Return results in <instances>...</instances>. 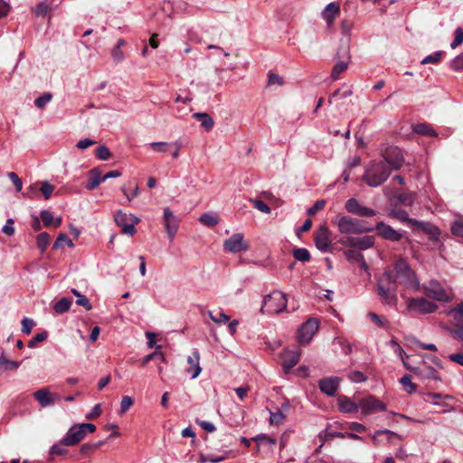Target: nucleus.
I'll return each instance as SVG.
<instances>
[{"label": "nucleus", "mask_w": 463, "mask_h": 463, "mask_svg": "<svg viewBox=\"0 0 463 463\" xmlns=\"http://www.w3.org/2000/svg\"><path fill=\"white\" fill-rule=\"evenodd\" d=\"M337 227L341 233L345 234H360L374 230L373 227L367 226L365 221L350 216L340 217L337 221Z\"/></svg>", "instance_id": "4"}, {"label": "nucleus", "mask_w": 463, "mask_h": 463, "mask_svg": "<svg viewBox=\"0 0 463 463\" xmlns=\"http://www.w3.org/2000/svg\"><path fill=\"white\" fill-rule=\"evenodd\" d=\"M338 56L341 58L332 69L331 78L334 80L339 79V75L344 72L347 69V65L349 62V53L347 46H341L340 52H338Z\"/></svg>", "instance_id": "15"}, {"label": "nucleus", "mask_w": 463, "mask_h": 463, "mask_svg": "<svg viewBox=\"0 0 463 463\" xmlns=\"http://www.w3.org/2000/svg\"><path fill=\"white\" fill-rule=\"evenodd\" d=\"M96 156L100 160H108L111 156V153L105 145L99 146L96 150Z\"/></svg>", "instance_id": "47"}, {"label": "nucleus", "mask_w": 463, "mask_h": 463, "mask_svg": "<svg viewBox=\"0 0 463 463\" xmlns=\"http://www.w3.org/2000/svg\"><path fill=\"white\" fill-rule=\"evenodd\" d=\"M391 174V168L384 161L371 160L364 165L362 180L370 187H378L388 180Z\"/></svg>", "instance_id": "2"}, {"label": "nucleus", "mask_w": 463, "mask_h": 463, "mask_svg": "<svg viewBox=\"0 0 463 463\" xmlns=\"http://www.w3.org/2000/svg\"><path fill=\"white\" fill-rule=\"evenodd\" d=\"M400 383L407 393L411 394L416 391V384L411 382V378L409 374L403 375L401 378Z\"/></svg>", "instance_id": "35"}, {"label": "nucleus", "mask_w": 463, "mask_h": 463, "mask_svg": "<svg viewBox=\"0 0 463 463\" xmlns=\"http://www.w3.org/2000/svg\"><path fill=\"white\" fill-rule=\"evenodd\" d=\"M85 437L84 430L80 424L73 425L62 439V444L66 446H74L80 442Z\"/></svg>", "instance_id": "17"}, {"label": "nucleus", "mask_w": 463, "mask_h": 463, "mask_svg": "<svg viewBox=\"0 0 463 463\" xmlns=\"http://www.w3.org/2000/svg\"><path fill=\"white\" fill-rule=\"evenodd\" d=\"M52 95L50 92H44L42 96L34 100V105L38 109H44L45 106L52 100Z\"/></svg>", "instance_id": "41"}, {"label": "nucleus", "mask_w": 463, "mask_h": 463, "mask_svg": "<svg viewBox=\"0 0 463 463\" xmlns=\"http://www.w3.org/2000/svg\"><path fill=\"white\" fill-rule=\"evenodd\" d=\"M463 43V29L461 27H458L455 31V38L451 43L450 47L452 49L457 48Z\"/></svg>", "instance_id": "59"}, {"label": "nucleus", "mask_w": 463, "mask_h": 463, "mask_svg": "<svg viewBox=\"0 0 463 463\" xmlns=\"http://www.w3.org/2000/svg\"><path fill=\"white\" fill-rule=\"evenodd\" d=\"M71 293L77 297L76 303L79 306L85 307L86 310H90L92 308V305L86 298V296L80 294L77 289L72 288Z\"/></svg>", "instance_id": "34"}, {"label": "nucleus", "mask_w": 463, "mask_h": 463, "mask_svg": "<svg viewBox=\"0 0 463 463\" xmlns=\"http://www.w3.org/2000/svg\"><path fill=\"white\" fill-rule=\"evenodd\" d=\"M224 250L232 252L238 253L246 251L249 249V244L244 241L242 233H234L223 243Z\"/></svg>", "instance_id": "10"}, {"label": "nucleus", "mask_w": 463, "mask_h": 463, "mask_svg": "<svg viewBox=\"0 0 463 463\" xmlns=\"http://www.w3.org/2000/svg\"><path fill=\"white\" fill-rule=\"evenodd\" d=\"M48 336L47 332H42L39 334H36L29 342H28V347L33 348L36 346L37 343L44 341Z\"/></svg>", "instance_id": "55"}, {"label": "nucleus", "mask_w": 463, "mask_h": 463, "mask_svg": "<svg viewBox=\"0 0 463 463\" xmlns=\"http://www.w3.org/2000/svg\"><path fill=\"white\" fill-rule=\"evenodd\" d=\"M34 326V322L33 319L24 317L22 320V332L25 335H29Z\"/></svg>", "instance_id": "62"}, {"label": "nucleus", "mask_w": 463, "mask_h": 463, "mask_svg": "<svg viewBox=\"0 0 463 463\" xmlns=\"http://www.w3.org/2000/svg\"><path fill=\"white\" fill-rule=\"evenodd\" d=\"M375 230L377 231L378 234L385 240L399 241L402 238V232L394 230L392 227L385 224L383 222H380L376 224Z\"/></svg>", "instance_id": "18"}, {"label": "nucleus", "mask_w": 463, "mask_h": 463, "mask_svg": "<svg viewBox=\"0 0 463 463\" xmlns=\"http://www.w3.org/2000/svg\"><path fill=\"white\" fill-rule=\"evenodd\" d=\"M368 317L379 327H386L387 326V321L383 317L378 316L377 314H375L373 312H370L368 314Z\"/></svg>", "instance_id": "60"}, {"label": "nucleus", "mask_w": 463, "mask_h": 463, "mask_svg": "<svg viewBox=\"0 0 463 463\" xmlns=\"http://www.w3.org/2000/svg\"><path fill=\"white\" fill-rule=\"evenodd\" d=\"M39 189L43 193L44 198L49 199L54 190V186L49 182L44 181L41 183V187Z\"/></svg>", "instance_id": "52"}, {"label": "nucleus", "mask_w": 463, "mask_h": 463, "mask_svg": "<svg viewBox=\"0 0 463 463\" xmlns=\"http://www.w3.org/2000/svg\"><path fill=\"white\" fill-rule=\"evenodd\" d=\"M340 5L336 2L329 3L321 12V17L326 21L328 28L333 26L335 19L340 14Z\"/></svg>", "instance_id": "19"}, {"label": "nucleus", "mask_w": 463, "mask_h": 463, "mask_svg": "<svg viewBox=\"0 0 463 463\" xmlns=\"http://www.w3.org/2000/svg\"><path fill=\"white\" fill-rule=\"evenodd\" d=\"M104 180H102L101 171L99 168H92L89 172V183L86 184L88 190H94L97 188Z\"/></svg>", "instance_id": "26"}, {"label": "nucleus", "mask_w": 463, "mask_h": 463, "mask_svg": "<svg viewBox=\"0 0 463 463\" xmlns=\"http://www.w3.org/2000/svg\"><path fill=\"white\" fill-rule=\"evenodd\" d=\"M443 55L442 51H438L434 52L433 54L426 56L422 61V64H428V63H438Z\"/></svg>", "instance_id": "48"}, {"label": "nucleus", "mask_w": 463, "mask_h": 463, "mask_svg": "<svg viewBox=\"0 0 463 463\" xmlns=\"http://www.w3.org/2000/svg\"><path fill=\"white\" fill-rule=\"evenodd\" d=\"M389 215L392 218L399 220L402 222H405L413 226L414 222H416L415 219H411L409 217L408 213L400 208H394L390 213Z\"/></svg>", "instance_id": "27"}, {"label": "nucleus", "mask_w": 463, "mask_h": 463, "mask_svg": "<svg viewBox=\"0 0 463 463\" xmlns=\"http://www.w3.org/2000/svg\"><path fill=\"white\" fill-rule=\"evenodd\" d=\"M102 444H103V441H99L98 443H93V444L85 443V444L81 445L80 451L81 454L87 455V454L92 452L93 450L97 449Z\"/></svg>", "instance_id": "54"}, {"label": "nucleus", "mask_w": 463, "mask_h": 463, "mask_svg": "<svg viewBox=\"0 0 463 463\" xmlns=\"http://www.w3.org/2000/svg\"><path fill=\"white\" fill-rule=\"evenodd\" d=\"M451 68L454 71H461L463 70V53L457 56L452 61H451Z\"/></svg>", "instance_id": "64"}, {"label": "nucleus", "mask_w": 463, "mask_h": 463, "mask_svg": "<svg viewBox=\"0 0 463 463\" xmlns=\"http://www.w3.org/2000/svg\"><path fill=\"white\" fill-rule=\"evenodd\" d=\"M164 224L165 232L172 241L178 231L179 219L172 213L168 207L164 208Z\"/></svg>", "instance_id": "13"}, {"label": "nucleus", "mask_w": 463, "mask_h": 463, "mask_svg": "<svg viewBox=\"0 0 463 463\" xmlns=\"http://www.w3.org/2000/svg\"><path fill=\"white\" fill-rule=\"evenodd\" d=\"M114 220L116 223L122 228V232L133 236L136 233L135 224L139 222V219L135 215H128L121 210H118L115 215Z\"/></svg>", "instance_id": "6"}, {"label": "nucleus", "mask_w": 463, "mask_h": 463, "mask_svg": "<svg viewBox=\"0 0 463 463\" xmlns=\"http://www.w3.org/2000/svg\"><path fill=\"white\" fill-rule=\"evenodd\" d=\"M338 407L343 413H356L359 409V402H354L346 396H340L337 401Z\"/></svg>", "instance_id": "24"}, {"label": "nucleus", "mask_w": 463, "mask_h": 463, "mask_svg": "<svg viewBox=\"0 0 463 463\" xmlns=\"http://www.w3.org/2000/svg\"><path fill=\"white\" fill-rule=\"evenodd\" d=\"M287 302V296L283 292L274 290L265 296L260 312L262 314H279L286 308Z\"/></svg>", "instance_id": "3"}, {"label": "nucleus", "mask_w": 463, "mask_h": 463, "mask_svg": "<svg viewBox=\"0 0 463 463\" xmlns=\"http://www.w3.org/2000/svg\"><path fill=\"white\" fill-rule=\"evenodd\" d=\"M33 397L39 402L42 407L52 405L56 400L60 399L58 393H51L47 388H43L33 393Z\"/></svg>", "instance_id": "20"}, {"label": "nucleus", "mask_w": 463, "mask_h": 463, "mask_svg": "<svg viewBox=\"0 0 463 463\" xmlns=\"http://www.w3.org/2000/svg\"><path fill=\"white\" fill-rule=\"evenodd\" d=\"M284 419L285 415L280 410L278 409L275 412L270 411L269 421L271 424L279 425L284 420Z\"/></svg>", "instance_id": "56"}, {"label": "nucleus", "mask_w": 463, "mask_h": 463, "mask_svg": "<svg viewBox=\"0 0 463 463\" xmlns=\"http://www.w3.org/2000/svg\"><path fill=\"white\" fill-rule=\"evenodd\" d=\"M342 243L347 247L356 248L359 250H365L374 245V237L369 235L361 238L347 237L342 241Z\"/></svg>", "instance_id": "14"}, {"label": "nucleus", "mask_w": 463, "mask_h": 463, "mask_svg": "<svg viewBox=\"0 0 463 463\" xmlns=\"http://www.w3.org/2000/svg\"><path fill=\"white\" fill-rule=\"evenodd\" d=\"M381 161H384L392 171L401 169L404 164V157L402 151L395 146H391L385 149L382 154Z\"/></svg>", "instance_id": "5"}, {"label": "nucleus", "mask_w": 463, "mask_h": 463, "mask_svg": "<svg viewBox=\"0 0 463 463\" xmlns=\"http://www.w3.org/2000/svg\"><path fill=\"white\" fill-rule=\"evenodd\" d=\"M348 379L353 383L365 382L367 377L360 371H352L348 373Z\"/></svg>", "instance_id": "49"}, {"label": "nucleus", "mask_w": 463, "mask_h": 463, "mask_svg": "<svg viewBox=\"0 0 463 463\" xmlns=\"http://www.w3.org/2000/svg\"><path fill=\"white\" fill-rule=\"evenodd\" d=\"M149 146L153 150L158 153H166L171 147V144L167 142H152Z\"/></svg>", "instance_id": "45"}, {"label": "nucleus", "mask_w": 463, "mask_h": 463, "mask_svg": "<svg viewBox=\"0 0 463 463\" xmlns=\"http://www.w3.org/2000/svg\"><path fill=\"white\" fill-rule=\"evenodd\" d=\"M449 332L454 339L463 342V325H456Z\"/></svg>", "instance_id": "63"}, {"label": "nucleus", "mask_w": 463, "mask_h": 463, "mask_svg": "<svg viewBox=\"0 0 463 463\" xmlns=\"http://www.w3.org/2000/svg\"><path fill=\"white\" fill-rule=\"evenodd\" d=\"M199 222L208 227H213L219 223V217L215 213H205L199 217Z\"/></svg>", "instance_id": "28"}, {"label": "nucleus", "mask_w": 463, "mask_h": 463, "mask_svg": "<svg viewBox=\"0 0 463 463\" xmlns=\"http://www.w3.org/2000/svg\"><path fill=\"white\" fill-rule=\"evenodd\" d=\"M398 202L405 206H411L415 201V194L411 192L401 193L397 195Z\"/></svg>", "instance_id": "33"}, {"label": "nucleus", "mask_w": 463, "mask_h": 463, "mask_svg": "<svg viewBox=\"0 0 463 463\" xmlns=\"http://www.w3.org/2000/svg\"><path fill=\"white\" fill-rule=\"evenodd\" d=\"M315 245L322 252L331 249L330 232L326 225H321L314 234Z\"/></svg>", "instance_id": "11"}, {"label": "nucleus", "mask_w": 463, "mask_h": 463, "mask_svg": "<svg viewBox=\"0 0 463 463\" xmlns=\"http://www.w3.org/2000/svg\"><path fill=\"white\" fill-rule=\"evenodd\" d=\"M206 129L211 130L213 127V120L207 113H194L193 116Z\"/></svg>", "instance_id": "30"}, {"label": "nucleus", "mask_w": 463, "mask_h": 463, "mask_svg": "<svg viewBox=\"0 0 463 463\" xmlns=\"http://www.w3.org/2000/svg\"><path fill=\"white\" fill-rule=\"evenodd\" d=\"M326 205L325 200H318L317 201L314 205L307 210V214L313 216L315 215L318 211L322 210Z\"/></svg>", "instance_id": "58"}, {"label": "nucleus", "mask_w": 463, "mask_h": 463, "mask_svg": "<svg viewBox=\"0 0 463 463\" xmlns=\"http://www.w3.org/2000/svg\"><path fill=\"white\" fill-rule=\"evenodd\" d=\"M361 204L354 198H350L345 203V209L348 213L353 214H358Z\"/></svg>", "instance_id": "42"}, {"label": "nucleus", "mask_w": 463, "mask_h": 463, "mask_svg": "<svg viewBox=\"0 0 463 463\" xmlns=\"http://www.w3.org/2000/svg\"><path fill=\"white\" fill-rule=\"evenodd\" d=\"M359 406L364 415L372 414L377 411H384L386 406L373 396H369L359 401Z\"/></svg>", "instance_id": "12"}, {"label": "nucleus", "mask_w": 463, "mask_h": 463, "mask_svg": "<svg viewBox=\"0 0 463 463\" xmlns=\"http://www.w3.org/2000/svg\"><path fill=\"white\" fill-rule=\"evenodd\" d=\"M134 400L129 396H123L120 402V414L126 413L133 405Z\"/></svg>", "instance_id": "50"}, {"label": "nucleus", "mask_w": 463, "mask_h": 463, "mask_svg": "<svg viewBox=\"0 0 463 463\" xmlns=\"http://www.w3.org/2000/svg\"><path fill=\"white\" fill-rule=\"evenodd\" d=\"M412 227L413 229L421 230L425 233L430 234L435 240H438L439 236V230L430 222L416 220V222H414Z\"/></svg>", "instance_id": "25"}, {"label": "nucleus", "mask_w": 463, "mask_h": 463, "mask_svg": "<svg viewBox=\"0 0 463 463\" xmlns=\"http://www.w3.org/2000/svg\"><path fill=\"white\" fill-rule=\"evenodd\" d=\"M409 311L420 314H430L437 310L438 306L423 298H410L407 301Z\"/></svg>", "instance_id": "8"}, {"label": "nucleus", "mask_w": 463, "mask_h": 463, "mask_svg": "<svg viewBox=\"0 0 463 463\" xmlns=\"http://www.w3.org/2000/svg\"><path fill=\"white\" fill-rule=\"evenodd\" d=\"M37 247L44 251L49 245L50 236L47 232H42L37 236Z\"/></svg>", "instance_id": "43"}, {"label": "nucleus", "mask_w": 463, "mask_h": 463, "mask_svg": "<svg viewBox=\"0 0 463 463\" xmlns=\"http://www.w3.org/2000/svg\"><path fill=\"white\" fill-rule=\"evenodd\" d=\"M353 94V91L350 90V89H347V90H342L341 89H338L336 90L335 92H333L329 99H328V103L329 104H332L334 102V99L335 98H339L340 99H346L350 96H352Z\"/></svg>", "instance_id": "39"}, {"label": "nucleus", "mask_w": 463, "mask_h": 463, "mask_svg": "<svg viewBox=\"0 0 463 463\" xmlns=\"http://www.w3.org/2000/svg\"><path fill=\"white\" fill-rule=\"evenodd\" d=\"M71 303L72 300L71 298H62L54 304L53 309L57 314H63L70 309Z\"/></svg>", "instance_id": "29"}, {"label": "nucleus", "mask_w": 463, "mask_h": 463, "mask_svg": "<svg viewBox=\"0 0 463 463\" xmlns=\"http://www.w3.org/2000/svg\"><path fill=\"white\" fill-rule=\"evenodd\" d=\"M399 287L416 292L420 289V281L409 263L402 259L395 261L393 270L385 269L377 279V293L381 300L389 306L398 302Z\"/></svg>", "instance_id": "1"}, {"label": "nucleus", "mask_w": 463, "mask_h": 463, "mask_svg": "<svg viewBox=\"0 0 463 463\" xmlns=\"http://www.w3.org/2000/svg\"><path fill=\"white\" fill-rule=\"evenodd\" d=\"M448 315L453 316L454 320L458 323H463V302L449 310Z\"/></svg>", "instance_id": "38"}, {"label": "nucleus", "mask_w": 463, "mask_h": 463, "mask_svg": "<svg viewBox=\"0 0 463 463\" xmlns=\"http://www.w3.org/2000/svg\"><path fill=\"white\" fill-rule=\"evenodd\" d=\"M157 359L161 362H165V357L162 352H153L146 356H144L141 360V366L145 367L147 365V364L152 361Z\"/></svg>", "instance_id": "36"}, {"label": "nucleus", "mask_w": 463, "mask_h": 463, "mask_svg": "<svg viewBox=\"0 0 463 463\" xmlns=\"http://www.w3.org/2000/svg\"><path fill=\"white\" fill-rule=\"evenodd\" d=\"M14 221L12 218H9L4 227L2 228L3 233L7 236H13L14 234Z\"/></svg>", "instance_id": "61"}, {"label": "nucleus", "mask_w": 463, "mask_h": 463, "mask_svg": "<svg viewBox=\"0 0 463 463\" xmlns=\"http://www.w3.org/2000/svg\"><path fill=\"white\" fill-rule=\"evenodd\" d=\"M67 244L69 247H73L72 241L65 233H61L53 243V249L58 250Z\"/></svg>", "instance_id": "37"}, {"label": "nucleus", "mask_w": 463, "mask_h": 463, "mask_svg": "<svg viewBox=\"0 0 463 463\" xmlns=\"http://www.w3.org/2000/svg\"><path fill=\"white\" fill-rule=\"evenodd\" d=\"M319 322L316 318L307 319L298 329V338L301 345H307L318 330Z\"/></svg>", "instance_id": "7"}, {"label": "nucleus", "mask_w": 463, "mask_h": 463, "mask_svg": "<svg viewBox=\"0 0 463 463\" xmlns=\"http://www.w3.org/2000/svg\"><path fill=\"white\" fill-rule=\"evenodd\" d=\"M292 254L298 261L307 262L310 260V253L305 248H296L293 250Z\"/></svg>", "instance_id": "32"}, {"label": "nucleus", "mask_w": 463, "mask_h": 463, "mask_svg": "<svg viewBox=\"0 0 463 463\" xmlns=\"http://www.w3.org/2000/svg\"><path fill=\"white\" fill-rule=\"evenodd\" d=\"M413 131L417 134L430 137H437V132L428 124H417L413 127Z\"/></svg>", "instance_id": "31"}, {"label": "nucleus", "mask_w": 463, "mask_h": 463, "mask_svg": "<svg viewBox=\"0 0 463 463\" xmlns=\"http://www.w3.org/2000/svg\"><path fill=\"white\" fill-rule=\"evenodd\" d=\"M41 219L44 226H51L53 222V215L49 210H43L40 213Z\"/></svg>", "instance_id": "57"}, {"label": "nucleus", "mask_w": 463, "mask_h": 463, "mask_svg": "<svg viewBox=\"0 0 463 463\" xmlns=\"http://www.w3.org/2000/svg\"><path fill=\"white\" fill-rule=\"evenodd\" d=\"M340 379L338 377H327L319 381V388L328 396H334L338 389Z\"/></svg>", "instance_id": "21"}, {"label": "nucleus", "mask_w": 463, "mask_h": 463, "mask_svg": "<svg viewBox=\"0 0 463 463\" xmlns=\"http://www.w3.org/2000/svg\"><path fill=\"white\" fill-rule=\"evenodd\" d=\"M411 372H413L416 375H418L420 379H432L436 381H439L440 377L439 376L438 372L431 366L423 367H407Z\"/></svg>", "instance_id": "23"}, {"label": "nucleus", "mask_w": 463, "mask_h": 463, "mask_svg": "<svg viewBox=\"0 0 463 463\" xmlns=\"http://www.w3.org/2000/svg\"><path fill=\"white\" fill-rule=\"evenodd\" d=\"M422 288L424 295L428 298H433L437 301H449L448 294L437 280H430L429 284L424 285Z\"/></svg>", "instance_id": "9"}, {"label": "nucleus", "mask_w": 463, "mask_h": 463, "mask_svg": "<svg viewBox=\"0 0 463 463\" xmlns=\"http://www.w3.org/2000/svg\"><path fill=\"white\" fill-rule=\"evenodd\" d=\"M300 356L301 350L298 347L284 350L281 358L285 373H288L298 363Z\"/></svg>", "instance_id": "16"}, {"label": "nucleus", "mask_w": 463, "mask_h": 463, "mask_svg": "<svg viewBox=\"0 0 463 463\" xmlns=\"http://www.w3.org/2000/svg\"><path fill=\"white\" fill-rule=\"evenodd\" d=\"M450 230L453 235L463 237V220H456L452 223Z\"/></svg>", "instance_id": "51"}, {"label": "nucleus", "mask_w": 463, "mask_h": 463, "mask_svg": "<svg viewBox=\"0 0 463 463\" xmlns=\"http://www.w3.org/2000/svg\"><path fill=\"white\" fill-rule=\"evenodd\" d=\"M208 315H209L210 318L216 324H222V323L225 324V323L229 322V320H230V317L222 311H220L218 316H214L213 311H208Z\"/></svg>", "instance_id": "46"}, {"label": "nucleus", "mask_w": 463, "mask_h": 463, "mask_svg": "<svg viewBox=\"0 0 463 463\" xmlns=\"http://www.w3.org/2000/svg\"><path fill=\"white\" fill-rule=\"evenodd\" d=\"M250 202L252 203L254 208L264 213H270V208L261 200L259 199H250Z\"/></svg>", "instance_id": "53"}, {"label": "nucleus", "mask_w": 463, "mask_h": 463, "mask_svg": "<svg viewBox=\"0 0 463 463\" xmlns=\"http://www.w3.org/2000/svg\"><path fill=\"white\" fill-rule=\"evenodd\" d=\"M252 440H254L257 443V450H259V448L260 445L269 444V445H274L276 443V439L267 436L265 434H260L256 437L252 438Z\"/></svg>", "instance_id": "40"}, {"label": "nucleus", "mask_w": 463, "mask_h": 463, "mask_svg": "<svg viewBox=\"0 0 463 463\" xmlns=\"http://www.w3.org/2000/svg\"><path fill=\"white\" fill-rule=\"evenodd\" d=\"M187 364L189 367L186 369V373L191 375L192 379H195L202 372V367L200 366V354L198 350L195 349L192 355L187 357Z\"/></svg>", "instance_id": "22"}, {"label": "nucleus", "mask_w": 463, "mask_h": 463, "mask_svg": "<svg viewBox=\"0 0 463 463\" xmlns=\"http://www.w3.org/2000/svg\"><path fill=\"white\" fill-rule=\"evenodd\" d=\"M5 365L6 371L16 370L20 366V363L16 361L7 360L4 354L0 356V366Z\"/></svg>", "instance_id": "44"}]
</instances>
